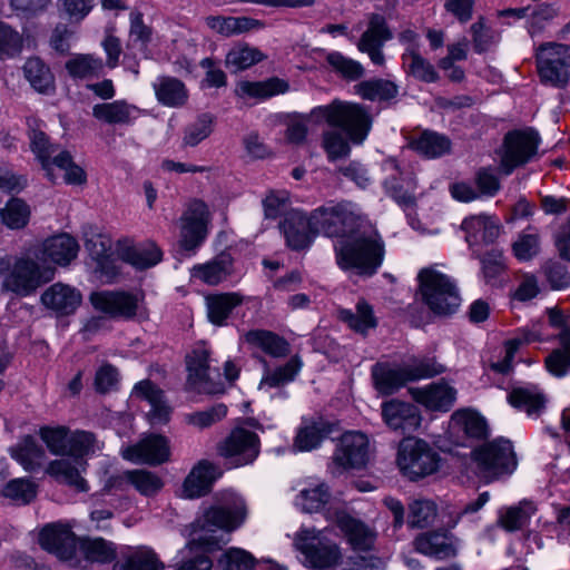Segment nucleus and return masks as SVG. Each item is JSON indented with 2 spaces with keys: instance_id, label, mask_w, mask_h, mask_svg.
Returning <instances> with one entry per match:
<instances>
[{
  "instance_id": "obj_1",
  "label": "nucleus",
  "mask_w": 570,
  "mask_h": 570,
  "mask_svg": "<svg viewBox=\"0 0 570 570\" xmlns=\"http://www.w3.org/2000/svg\"><path fill=\"white\" fill-rule=\"evenodd\" d=\"M326 121L332 127L341 128L353 144H362L372 127V116L360 104L334 100L326 106L314 108L307 116H296L288 120L285 138L289 144L302 145L307 137V125Z\"/></svg>"
},
{
  "instance_id": "obj_2",
  "label": "nucleus",
  "mask_w": 570,
  "mask_h": 570,
  "mask_svg": "<svg viewBox=\"0 0 570 570\" xmlns=\"http://www.w3.org/2000/svg\"><path fill=\"white\" fill-rule=\"evenodd\" d=\"M334 250L341 269L360 276H372L383 263L385 245L376 228L366 220L350 236L340 240Z\"/></svg>"
},
{
  "instance_id": "obj_3",
  "label": "nucleus",
  "mask_w": 570,
  "mask_h": 570,
  "mask_svg": "<svg viewBox=\"0 0 570 570\" xmlns=\"http://www.w3.org/2000/svg\"><path fill=\"white\" fill-rule=\"evenodd\" d=\"M246 517V508L242 500H238L230 507H213L208 509L202 518L190 524L191 537L188 546L190 549L200 548L205 551H212L225 543L223 534L218 532L225 530L230 532L239 527Z\"/></svg>"
},
{
  "instance_id": "obj_4",
  "label": "nucleus",
  "mask_w": 570,
  "mask_h": 570,
  "mask_svg": "<svg viewBox=\"0 0 570 570\" xmlns=\"http://www.w3.org/2000/svg\"><path fill=\"white\" fill-rule=\"evenodd\" d=\"M40 258L29 255L18 257L13 264L4 266L2 274V291L11 292L18 296L26 297L33 294L41 285L50 282L55 276V268L39 262Z\"/></svg>"
},
{
  "instance_id": "obj_5",
  "label": "nucleus",
  "mask_w": 570,
  "mask_h": 570,
  "mask_svg": "<svg viewBox=\"0 0 570 570\" xmlns=\"http://www.w3.org/2000/svg\"><path fill=\"white\" fill-rule=\"evenodd\" d=\"M445 367L435 358L413 360L402 366L375 365L372 372L375 389L383 395H391L407 382L442 374Z\"/></svg>"
},
{
  "instance_id": "obj_6",
  "label": "nucleus",
  "mask_w": 570,
  "mask_h": 570,
  "mask_svg": "<svg viewBox=\"0 0 570 570\" xmlns=\"http://www.w3.org/2000/svg\"><path fill=\"white\" fill-rule=\"evenodd\" d=\"M420 293L429 308L438 315H450L460 305L456 286L443 273L426 267L419 273Z\"/></svg>"
},
{
  "instance_id": "obj_7",
  "label": "nucleus",
  "mask_w": 570,
  "mask_h": 570,
  "mask_svg": "<svg viewBox=\"0 0 570 570\" xmlns=\"http://www.w3.org/2000/svg\"><path fill=\"white\" fill-rule=\"evenodd\" d=\"M311 214L314 233L342 239H345L367 220L346 203L322 206Z\"/></svg>"
},
{
  "instance_id": "obj_8",
  "label": "nucleus",
  "mask_w": 570,
  "mask_h": 570,
  "mask_svg": "<svg viewBox=\"0 0 570 570\" xmlns=\"http://www.w3.org/2000/svg\"><path fill=\"white\" fill-rule=\"evenodd\" d=\"M478 474L485 482L510 474L515 465V455L509 440L497 439L473 451Z\"/></svg>"
},
{
  "instance_id": "obj_9",
  "label": "nucleus",
  "mask_w": 570,
  "mask_h": 570,
  "mask_svg": "<svg viewBox=\"0 0 570 570\" xmlns=\"http://www.w3.org/2000/svg\"><path fill=\"white\" fill-rule=\"evenodd\" d=\"M439 461V454L423 440L407 439L400 444L397 465L411 480L436 472Z\"/></svg>"
},
{
  "instance_id": "obj_10",
  "label": "nucleus",
  "mask_w": 570,
  "mask_h": 570,
  "mask_svg": "<svg viewBox=\"0 0 570 570\" xmlns=\"http://www.w3.org/2000/svg\"><path fill=\"white\" fill-rule=\"evenodd\" d=\"M537 65L541 80L553 87H566L570 80V46L547 42L537 52Z\"/></svg>"
},
{
  "instance_id": "obj_11",
  "label": "nucleus",
  "mask_w": 570,
  "mask_h": 570,
  "mask_svg": "<svg viewBox=\"0 0 570 570\" xmlns=\"http://www.w3.org/2000/svg\"><path fill=\"white\" fill-rule=\"evenodd\" d=\"M540 142L533 129L513 130L505 135L500 168L510 175L514 168L523 166L537 154Z\"/></svg>"
},
{
  "instance_id": "obj_12",
  "label": "nucleus",
  "mask_w": 570,
  "mask_h": 570,
  "mask_svg": "<svg viewBox=\"0 0 570 570\" xmlns=\"http://www.w3.org/2000/svg\"><path fill=\"white\" fill-rule=\"evenodd\" d=\"M368 462V440L361 432L344 433L332 459V472L362 469Z\"/></svg>"
},
{
  "instance_id": "obj_13",
  "label": "nucleus",
  "mask_w": 570,
  "mask_h": 570,
  "mask_svg": "<svg viewBox=\"0 0 570 570\" xmlns=\"http://www.w3.org/2000/svg\"><path fill=\"white\" fill-rule=\"evenodd\" d=\"M295 547L312 568H330L341 558L337 544L318 540L315 530H301L295 537Z\"/></svg>"
},
{
  "instance_id": "obj_14",
  "label": "nucleus",
  "mask_w": 570,
  "mask_h": 570,
  "mask_svg": "<svg viewBox=\"0 0 570 570\" xmlns=\"http://www.w3.org/2000/svg\"><path fill=\"white\" fill-rule=\"evenodd\" d=\"M218 453L234 466L252 463L259 453V439L249 430L236 428L218 445Z\"/></svg>"
},
{
  "instance_id": "obj_15",
  "label": "nucleus",
  "mask_w": 570,
  "mask_h": 570,
  "mask_svg": "<svg viewBox=\"0 0 570 570\" xmlns=\"http://www.w3.org/2000/svg\"><path fill=\"white\" fill-rule=\"evenodd\" d=\"M209 212L207 205L194 199L188 203L180 217V246L186 250L198 247L207 235Z\"/></svg>"
},
{
  "instance_id": "obj_16",
  "label": "nucleus",
  "mask_w": 570,
  "mask_h": 570,
  "mask_svg": "<svg viewBox=\"0 0 570 570\" xmlns=\"http://www.w3.org/2000/svg\"><path fill=\"white\" fill-rule=\"evenodd\" d=\"M393 38L386 19L380 13H371L367 19V27L356 42L358 51L366 53L375 66L385 65L383 47L386 41Z\"/></svg>"
},
{
  "instance_id": "obj_17",
  "label": "nucleus",
  "mask_w": 570,
  "mask_h": 570,
  "mask_svg": "<svg viewBox=\"0 0 570 570\" xmlns=\"http://www.w3.org/2000/svg\"><path fill=\"white\" fill-rule=\"evenodd\" d=\"M124 459L136 463L159 465L169 460L170 448L166 436L148 434L121 451Z\"/></svg>"
},
{
  "instance_id": "obj_18",
  "label": "nucleus",
  "mask_w": 570,
  "mask_h": 570,
  "mask_svg": "<svg viewBox=\"0 0 570 570\" xmlns=\"http://www.w3.org/2000/svg\"><path fill=\"white\" fill-rule=\"evenodd\" d=\"M209 354L205 348L194 350L186 356V366L188 371L187 382L191 389L199 393L216 394L223 392L220 382L215 381L213 371L208 364Z\"/></svg>"
},
{
  "instance_id": "obj_19",
  "label": "nucleus",
  "mask_w": 570,
  "mask_h": 570,
  "mask_svg": "<svg viewBox=\"0 0 570 570\" xmlns=\"http://www.w3.org/2000/svg\"><path fill=\"white\" fill-rule=\"evenodd\" d=\"M141 297L126 292H96L90 295L92 306L115 317L131 318L137 314Z\"/></svg>"
},
{
  "instance_id": "obj_20",
  "label": "nucleus",
  "mask_w": 570,
  "mask_h": 570,
  "mask_svg": "<svg viewBox=\"0 0 570 570\" xmlns=\"http://www.w3.org/2000/svg\"><path fill=\"white\" fill-rule=\"evenodd\" d=\"M286 244L294 250L307 248L317 233L313 232L312 214L307 217L299 210H289L281 223Z\"/></svg>"
},
{
  "instance_id": "obj_21",
  "label": "nucleus",
  "mask_w": 570,
  "mask_h": 570,
  "mask_svg": "<svg viewBox=\"0 0 570 570\" xmlns=\"http://www.w3.org/2000/svg\"><path fill=\"white\" fill-rule=\"evenodd\" d=\"M384 171L389 175L384 185L392 197L403 206H412L415 203L413 190L416 181L411 171H402L397 161L393 158L383 164Z\"/></svg>"
},
{
  "instance_id": "obj_22",
  "label": "nucleus",
  "mask_w": 570,
  "mask_h": 570,
  "mask_svg": "<svg viewBox=\"0 0 570 570\" xmlns=\"http://www.w3.org/2000/svg\"><path fill=\"white\" fill-rule=\"evenodd\" d=\"M40 546L59 559L72 561L76 552V537L68 525L49 524L39 533Z\"/></svg>"
},
{
  "instance_id": "obj_23",
  "label": "nucleus",
  "mask_w": 570,
  "mask_h": 570,
  "mask_svg": "<svg viewBox=\"0 0 570 570\" xmlns=\"http://www.w3.org/2000/svg\"><path fill=\"white\" fill-rule=\"evenodd\" d=\"M382 416L389 428L402 433H411L421 424L417 407L397 400H391L383 404Z\"/></svg>"
},
{
  "instance_id": "obj_24",
  "label": "nucleus",
  "mask_w": 570,
  "mask_h": 570,
  "mask_svg": "<svg viewBox=\"0 0 570 570\" xmlns=\"http://www.w3.org/2000/svg\"><path fill=\"white\" fill-rule=\"evenodd\" d=\"M335 522L347 538L354 551L367 552L373 549L376 532L361 520H357L344 511L335 512Z\"/></svg>"
},
{
  "instance_id": "obj_25",
  "label": "nucleus",
  "mask_w": 570,
  "mask_h": 570,
  "mask_svg": "<svg viewBox=\"0 0 570 570\" xmlns=\"http://www.w3.org/2000/svg\"><path fill=\"white\" fill-rule=\"evenodd\" d=\"M417 552L436 559L454 558L458 553V541L444 531H428L419 534L413 541Z\"/></svg>"
},
{
  "instance_id": "obj_26",
  "label": "nucleus",
  "mask_w": 570,
  "mask_h": 570,
  "mask_svg": "<svg viewBox=\"0 0 570 570\" xmlns=\"http://www.w3.org/2000/svg\"><path fill=\"white\" fill-rule=\"evenodd\" d=\"M409 392L417 403L435 411H449L456 399V390L444 381L430 384L423 389L411 387Z\"/></svg>"
},
{
  "instance_id": "obj_27",
  "label": "nucleus",
  "mask_w": 570,
  "mask_h": 570,
  "mask_svg": "<svg viewBox=\"0 0 570 570\" xmlns=\"http://www.w3.org/2000/svg\"><path fill=\"white\" fill-rule=\"evenodd\" d=\"M80 292L67 284L55 283L41 295L42 304L59 315L72 314L81 304Z\"/></svg>"
},
{
  "instance_id": "obj_28",
  "label": "nucleus",
  "mask_w": 570,
  "mask_h": 570,
  "mask_svg": "<svg viewBox=\"0 0 570 570\" xmlns=\"http://www.w3.org/2000/svg\"><path fill=\"white\" fill-rule=\"evenodd\" d=\"M465 240L472 247L479 244H492L500 235V224L484 214L466 217L461 224Z\"/></svg>"
},
{
  "instance_id": "obj_29",
  "label": "nucleus",
  "mask_w": 570,
  "mask_h": 570,
  "mask_svg": "<svg viewBox=\"0 0 570 570\" xmlns=\"http://www.w3.org/2000/svg\"><path fill=\"white\" fill-rule=\"evenodd\" d=\"M222 471L209 461L203 460L193 468L183 484V494L187 499L205 495Z\"/></svg>"
},
{
  "instance_id": "obj_30",
  "label": "nucleus",
  "mask_w": 570,
  "mask_h": 570,
  "mask_svg": "<svg viewBox=\"0 0 570 570\" xmlns=\"http://www.w3.org/2000/svg\"><path fill=\"white\" fill-rule=\"evenodd\" d=\"M83 470L85 462L81 460L61 458L51 461L46 468V473L59 483L66 484L78 492H87L89 490L88 483L81 476Z\"/></svg>"
},
{
  "instance_id": "obj_31",
  "label": "nucleus",
  "mask_w": 570,
  "mask_h": 570,
  "mask_svg": "<svg viewBox=\"0 0 570 570\" xmlns=\"http://www.w3.org/2000/svg\"><path fill=\"white\" fill-rule=\"evenodd\" d=\"M79 252L77 240L68 234H59L48 238L42 245V259L50 261L60 266H67L73 261Z\"/></svg>"
},
{
  "instance_id": "obj_32",
  "label": "nucleus",
  "mask_w": 570,
  "mask_h": 570,
  "mask_svg": "<svg viewBox=\"0 0 570 570\" xmlns=\"http://www.w3.org/2000/svg\"><path fill=\"white\" fill-rule=\"evenodd\" d=\"M243 337L249 346L261 348L275 358L285 357L291 352L288 342L271 331L250 330Z\"/></svg>"
},
{
  "instance_id": "obj_33",
  "label": "nucleus",
  "mask_w": 570,
  "mask_h": 570,
  "mask_svg": "<svg viewBox=\"0 0 570 570\" xmlns=\"http://www.w3.org/2000/svg\"><path fill=\"white\" fill-rule=\"evenodd\" d=\"M233 259L229 254L222 253L212 261L193 267L191 276L208 285H217L232 273Z\"/></svg>"
},
{
  "instance_id": "obj_34",
  "label": "nucleus",
  "mask_w": 570,
  "mask_h": 570,
  "mask_svg": "<svg viewBox=\"0 0 570 570\" xmlns=\"http://www.w3.org/2000/svg\"><path fill=\"white\" fill-rule=\"evenodd\" d=\"M135 394L145 397L151 405L148 413L153 425L165 424L169 421L170 407L164 401V393L149 381H141L135 386Z\"/></svg>"
},
{
  "instance_id": "obj_35",
  "label": "nucleus",
  "mask_w": 570,
  "mask_h": 570,
  "mask_svg": "<svg viewBox=\"0 0 570 570\" xmlns=\"http://www.w3.org/2000/svg\"><path fill=\"white\" fill-rule=\"evenodd\" d=\"M9 452L26 471L30 472L39 469L46 459L43 448L31 435L23 436L9 449Z\"/></svg>"
},
{
  "instance_id": "obj_36",
  "label": "nucleus",
  "mask_w": 570,
  "mask_h": 570,
  "mask_svg": "<svg viewBox=\"0 0 570 570\" xmlns=\"http://www.w3.org/2000/svg\"><path fill=\"white\" fill-rule=\"evenodd\" d=\"M137 112V107L124 100L98 104L92 108L94 117L109 125L129 124Z\"/></svg>"
},
{
  "instance_id": "obj_37",
  "label": "nucleus",
  "mask_w": 570,
  "mask_h": 570,
  "mask_svg": "<svg viewBox=\"0 0 570 570\" xmlns=\"http://www.w3.org/2000/svg\"><path fill=\"white\" fill-rule=\"evenodd\" d=\"M112 570H164V563L154 550L139 547L117 561Z\"/></svg>"
},
{
  "instance_id": "obj_38",
  "label": "nucleus",
  "mask_w": 570,
  "mask_h": 570,
  "mask_svg": "<svg viewBox=\"0 0 570 570\" xmlns=\"http://www.w3.org/2000/svg\"><path fill=\"white\" fill-rule=\"evenodd\" d=\"M29 138L31 150L41 163L47 177L52 183H56L57 177L52 173V159L58 154V147L51 144L48 136L39 128H32Z\"/></svg>"
},
{
  "instance_id": "obj_39",
  "label": "nucleus",
  "mask_w": 570,
  "mask_h": 570,
  "mask_svg": "<svg viewBox=\"0 0 570 570\" xmlns=\"http://www.w3.org/2000/svg\"><path fill=\"white\" fill-rule=\"evenodd\" d=\"M158 101L168 107H181L188 99V91L183 81L173 77H161L154 85Z\"/></svg>"
},
{
  "instance_id": "obj_40",
  "label": "nucleus",
  "mask_w": 570,
  "mask_h": 570,
  "mask_svg": "<svg viewBox=\"0 0 570 570\" xmlns=\"http://www.w3.org/2000/svg\"><path fill=\"white\" fill-rule=\"evenodd\" d=\"M81 233L89 255L102 267L111 250L112 242L110 237L102 234L97 226L91 224L83 225Z\"/></svg>"
},
{
  "instance_id": "obj_41",
  "label": "nucleus",
  "mask_w": 570,
  "mask_h": 570,
  "mask_svg": "<svg viewBox=\"0 0 570 570\" xmlns=\"http://www.w3.org/2000/svg\"><path fill=\"white\" fill-rule=\"evenodd\" d=\"M410 147L428 158H435L450 150V140L438 132L425 130L410 141Z\"/></svg>"
},
{
  "instance_id": "obj_42",
  "label": "nucleus",
  "mask_w": 570,
  "mask_h": 570,
  "mask_svg": "<svg viewBox=\"0 0 570 570\" xmlns=\"http://www.w3.org/2000/svg\"><path fill=\"white\" fill-rule=\"evenodd\" d=\"M534 512L535 507L532 502L521 501L517 505L502 509L499 513L498 524L507 531H518L528 523Z\"/></svg>"
},
{
  "instance_id": "obj_43",
  "label": "nucleus",
  "mask_w": 570,
  "mask_h": 570,
  "mask_svg": "<svg viewBox=\"0 0 570 570\" xmlns=\"http://www.w3.org/2000/svg\"><path fill=\"white\" fill-rule=\"evenodd\" d=\"M121 257L137 269H146L161 261V250L154 244L130 246L121 250Z\"/></svg>"
},
{
  "instance_id": "obj_44",
  "label": "nucleus",
  "mask_w": 570,
  "mask_h": 570,
  "mask_svg": "<svg viewBox=\"0 0 570 570\" xmlns=\"http://www.w3.org/2000/svg\"><path fill=\"white\" fill-rule=\"evenodd\" d=\"M242 302V297L235 293L208 296L206 304L209 321L216 325H223L232 311Z\"/></svg>"
},
{
  "instance_id": "obj_45",
  "label": "nucleus",
  "mask_w": 570,
  "mask_h": 570,
  "mask_svg": "<svg viewBox=\"0 0 570 570\" xmlns=\"http://www.w3.org/2000/svg\"><path fill=\"white\" fill-rule=\"evenodd\" d=\"M512 406L524 410L529 415H538L546 406V396L535 387L513 389L509 394Z\"/></svg>"
},
{
  "instance_id": "obj_46",
  "label": "nucleus",
  "mask_w": 570,
  "mask_h": 570,
  "mask_svg": "<svg viewBox=\"0 0 570 570\" xmlns=\"http://www.w3.org/2000/svg\"><path fill=\"white\" fill-rule=\"evenodd\" d=\"M288 86L278 78H271L265 81H240L237 85V94L240 97L248 96L252 98L265 99L277 94H283Z\"/></svg>"
},
{
  "instance_id": "obj_47",
  "label": "nucleus",
  "mask_w": 570,
  "mask_h": 570,
  "mask_svg": "<svg viewBox=\"0 0 570 570\" xmlns=\"http://www.w3.org/2000/svg\"><path fill=\"white\" fill-rule=\"evenodd\" d=\"M558 337L561 347L547 356L546 366L554 376H563L570 370V328H562Z\"/></svg>"
},
{
  "instance_id": "obj_48",
  "label": "nucleus",
  "mask_w": 570,
  "mask_h": 570,
  "mask_svg": "<svg viewBox=\"0 0 570 570\" xmlns=\"http://www.w3.org/2000/svg\"><path fill=\"white\" fill-rule=\"evenodd\" d=\"M24 77L39 92H49L55 87V78L49 67L39 58H30L23 67Z\"/></svg>"
},
{
  "instance_id": "obj_49",
  "label": "nucleus",
  "mask_w": 570,
  "mask_h": 570,
  "mask_svg": "<svg viewBox=\"0 0 570 570\" xmlns=\"http://www.w3.org/2000/svg\"><path fill=\"white\" fill-rule=\"evenodd\" d=\"M340 320L348 325L353 331L364 334L370 328L376 326V318L374 317L373 309L365 301H360L356 304V311L350 309L340 311Z\"/></svg>"
},
{
  "instance_id": "obj_50",
  "label": "nucleus",
  "mask_w": 570,
  "mask_h": 570,
  "mask_svg": "<svg viewBox=\"0 0 570 570\" xmlns=\"http://www.w3.org/2000/svg\"><path fill=\"white\" fill-rule=\"evenodd\" d=\"M356 94L363 99L375 100H390L394 98L397 92V86L386 79H371L361 81L355 86Z\"/></svg>"
},
{
  "instance_id": "obj_51",
  "label": "nucleus",
  "mask_w": 570,
  "mask_h": 570,
  "mask_svg": "<svg viewBox=\"0 0 570 570\" xmlns=\"http://www.w3.org/2000/svg\"><path fill=\"white\" fill-rule=\"evenodd\" d=\"M330 432L328 425L322 421L306 423L298 430L294 446L298 451H311L317 448Z\"/></svg>"
},
{
  "instance_id": "obj_52",
  "label": "nucleus",
  "mask_w": 570,
  "mask_h": 570,
  "mask_svg": "<svg viewBox=\"0 0 570 570\" xmlns=\"http://www.w3.org/2000/svg\"><path fill=\"white\" fill-rule=\"evenodd\" d=\"M80 552L90 562L107 563L116 558V547L102 538H87L80 543Z\"/></svg>"
},
{
  "instance_id": "obj_53",
  "label": "nucleus",
  "mask_w": 570,
  "mask_h": 570,
  "mask_svg": "<svg viewBox=\"0 0 570 570\" xmlns=\"http://www.w3.org/2000/svg\"><path fill=\"white\" fill-rule=\"evenodd\" d=\"M265 55L257 48L247 45L233 48L226 56V67L232 72H237L264 60Z\"/></svg>"
},
{
  "instance_id": "obj_54",
  "label": "nucleus",
  "mask_w": 570,
  "mask_h": 570,
  "mask_svg": "<svg viewBox=\"0 0 570 570\" xmlns=\"http://www.w3.org/2000/svg\"><path fill=\"white\" fill-rule=\"evenodd\" d=\"M403 68L409 76L423 81L434 82L439 75L433 65L423 58L420 52H411L407 57H401Z\"/></svg>"
},
{
  "instance_id": "obj_55",
  "label": "nucleus",
  "mask_w": 570,
  "mask_h": 570,
  "mask_svg": "<svg viewBox=\"0 0 570 570\" xmlns=\"http://www.w3.org/2000/svg\"><path fill=\"white\" fill-rule=\"evenodd\" d=\"M436 504L428 499H416L409 504L407 524L423 529L431 525L436 518Z\"/></svg>"
},
{
  "instance_id": "obj_56",
  "label": "nucleus",
  "mask_w": 570,
  "mask_h": 570,
  "mask_svg": "<svg viewBox=\"0 0 570 570\" xmlns=\"http://www.w3.org/2000/svg\"><path fill=\"white\" fill-rule=\"evenodd\" d=\"M134 485L142 495H154L163 488L161 479L154 472L147 470L126 471L120 476Z\"/></svg>"
},
{
  "instance_id": "obj_57",
  "label": "nucleus",
  "mask_w": 570,
  "mask_h": 570,
  "mask_svg": "<svg viewBox=\"0 0 570 570\" xmlns=\"http://www.w3.org/2000/svg\"><path fill=\"white\" fill-rule=\"evenodd\" d=\"M255 566V557L240 548L226 549L217 560L219 570H253Z\"/></svg>"
},
{
  "instance_id": "obj_58",
  "label": "nucleus",
  "mask_w": 570,
  "mask_h": 570,
  "mask_svg": "<svg viewBox=\"0 0 570 570\" xmlns=\"http://www.w3.org/2000/svg\"><path fill=\"white\" fill-rule=\"evenodd\" d=\"M3 224L10 229H21L30 218V207L20 198H11L0 210Z\"/></svg>"
},
{
  "instance_id": "obj_59",
  "label": "nucleus",
  "mask_w": 570,
  "mask_h": 570,
  "mask_svg": "<svg viewBox=\"0 0 570 570\" xmlns=\"http://www.w3.org/2000/svg\"><path fill=\"white\" fill-rule=\"evenodd\" d=\"M326 61L336 73L350 81L358 80L365 73L364 67L358 61L338 51L327 53Z\"/></svg>"
},
{
  "instance_id": "obj_60",
  "label": "nucleus",
  "mask_w": 570,
  "mask_h": 570,
  "mask_svg": "<svg viewBox=\"0 0 570 570\" xmlns=\"http://www.w3.org/2000/svg\"><path fill=\"white\" fill-rule=\"evenodd\" d=\"M301 361L297 356L292 357L285 365L269 371L267 370L259 383V390L278 387L294 380L301 368Z\"/></svg>"
},
{
  "instance_id": "obj_61",
  "label": "nucleus",
  "mask_w": 570,
  "mask_h": 570,
  "mask_svg": "<svg viewBox=\"0 0 570 570\" xmlns=\"http://www.w3.org/2000/svg\"><path fill=\"white\" fill-rule=\"evenodd\" d=\"M452 424L470 438L485 435L487 424L483 417L472 411H458L452 415Z\"/></svg>"
},
{
  "instance_id": "obj_62",
  "label": "nucleus",
  "mask_w": 570,
  "mask_h": 570,
  "mask_svg": "<svg viewBox=\"0 0 570 570\" xmlns=\"http://www.w3.org/2000/svg\"><path fill=\"white\" fill-rule=\"evenodd\" d=\"M102 68V61L90 55H77L66 62V69L73 78L98 76Z\"/></svg>"
},
{
  "instance_id": "obj_63",
  "label": "nucleus",
  "mask_w": 570,
  "mask_h": 570,
  "mask_svg": "<svg viewBox=\"0 0 570 570\" xmlns=\"http://www.w3.org/2000/svg\"><path fill=\"white\" fill-rule=\"evenodd\" d=\"M57 167L65 171L63 179L69 185H82L87 180L85 170L73 163L70 153L59 151L52 159V169Z\"/></svg>"
},
{
  "instance_id": "obj_64",
  "label": "nucleus",
  "mask_w": 570,
  "mask_h": 570,
  "mask_svg": "<svg viewBox=\"0 0 570 570\" xmlns=\"http://www.w3.org/2000/svg\"><path fill=\"white\" fill-rule=\"evenodd\" d=\"M330 498L331 494L327 485L322 483L302 490L298 495L297 504H299L305 512H317L328 502Z\"/></svg>"
}]
</instances>
